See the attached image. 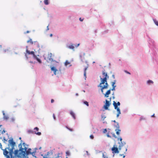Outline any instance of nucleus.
<instances>
[{"label":"nucleus","instance_id":"obj_1","mask_svg":"<svg viewBox=\"0 0 158 158\" xmlns=\"http://www.w3.org/2000/svg\"><path fill=\"white\" fill-rule=\"evenodd\" d=\"M8 147L5 149H3L1 143H0V148L3 151V155L7 158V156H9L10 158H12L13 153V150L16 146V143L13 140L12 138H10L8 140Z\"/></svg>","mask_w":158,"mask_h":158},{"label":"nucleus","instance_id":"obj_2","mask_svg":"<svg viewBox=\"0 0 158 158\" xmlns=\"http://www.w3.org/2000/svg\"><path fill=\"white\" fill-rule=\"evenodd\" d=\"M27 147L24 148L23 152L19 153L18 156L16 158H28V156L31 154V152L27 151Z\"/></svg>","mask_w":158,"mask_h":158},{"label":"nucleus","instance_id":"obj_3","mask_svg":"<svg viewBox=\"0 0 158 158\" xmlns=\"http://www.w3.org/2000/svg\"><path fill=\"white\" fill-rule=\"evenodd\" d=\"M21 142L19 144L18 147L19 148V149H15V148L13 150V154H14L15 156H13V157L16 158L18 156L19 154V153H21V152H23V150H24V148H23L22 147V140H21Z\"/></svg>","mask_w":158,"mask_h":158},{"label":"nucleus","instance_id":"obj_4","mask_svg":"<svg viewBox=\"0 0 158 158\" xmlns=\"http://www.w3.org/2000/svg\"><path fill=\"white\" fill-rule=\"evenodd\" d=\"M26 52V53H25V56L27 59L28 58V55H31L33 56L35 55V52L33 51H30L27 49Z\"/></svg>","mask_w":158,"mask_h":158},{"label":"nucleus","instance_id":"obj_5","mask_svg":"<svg viewBox=\"0 0 158 158\" xmlns=\"http://www.w3.org/2000/svg\"><path fill=\"white\" fill-rule=\"evenodd\" d=\"M111 150L112 151V153H118L119 152L118 148H117V146L115 144L114 145L113 147L112 148Z\"/></svg>","mask_w":158,"mask_h":158},{"label":"nucleus","instance_id":"obj_6","mask_svg":"<svg viewBox=\"0 0 158 158\" xmlns=\"http://www.w3.org/2000/svg\"><path fill=\"white\" fill-rule=\"evenodd\" d=\"M50 68H51V71L53 72L54 74L55 75H56L58 73V71L56 67L51 65Z\"/></svg>","mask_w":158,"mask_h":158},{"label":"nucleus","instance_id":"obj_7","mask_svg":"<svg viewBox=\"0 0 158 158\" xmlns=\"http://www.w3.org/2000/svg\"><path fill=\"white\" fill-rule=\"evenodd\" d=\"M118 143L119 144L118 146V149L120 150L126 144V142L125 141L118 142Z\"/></svg>","mask_w":158,"mask_h":158},{"label":"nucleus","instance_id":"obj_8","mask_svg":"<svg viewBox=\"0 0 158 158\" xmlns=\"http://www.w3.org/2000/svg\"><path fill=\"white\" fill-rule=\"evenodd\" d=\"M27 132L29 134H33L34 133L38 135H41V133L40 132H36L35 131H34L31 130H29L27 131Z\"/></svg>","mask_w":158,"mask_h":158},{"label":"nucleus","instance_id":"obj_9","mask_svg":"<svg viewBox=\"0 0 158 158\" xmlns=\"http://www.w3.org/2000/svg\"><path fill=\"white\" fill-rule=\"evenodd\" d=\"M110 102L107 100H106V103L104 106V107L105 110H109L108 107L110 106Z\"/></svg>","mask_w":158,"mask_h":158},{"label":"nucleus","instance_id":"obj_10","mask_svg":"<svg viewBox=\"0 0 158 158\" xmlns=\"http://www.w3.org/2000/svg\"><path fill=\"white\" fill-rule=\"evenodd\" d=\"M116 80H114L113 81L111 82V85L112 88L110 89L112 91H115V88L116 87V85H115L116 83Z\"/></svg>","mask_w":158,"mask_h":158},{"label":"nucleus","instance_id":"obj_11","mask_svg":"<svg viewBox=\"0 0 158 158\" xmlns=\"http://www.w3.org/2000/svg\"><path fill=\"white\" fill-rule=\"evenodd\" d=\"M66 47L67 48L69 49L73 50V51H74V46L73 44H71L70 45L68 44H66Z\"/></svg>","mask_w":158,"mask_h":158},{"label":"nucleus","instance_id":"obj_12","mask_svg":"<svg viewBox=\"0 0 158 158\" xmlns=\"http://www.w3.org/2000/svg\"><path fill=\"white\" fill-rule=\"evenodd\" d=\"M37 56H39V55L36 56L35 55V56H33V57L35 59L39 64H41L42 63V61Z\"/></svg>","mask_w":158,"mask_h":158},{"label":"nucleus","instance_id":"obj_13","mask_svg":"<svg viewBox=\"0 0 158 158\" xmlns=\"http://www.w3.org/2000/svg\"><path fill=\"white\" fill-rule=\"evenodd\" d=\"M64 66L67 67L69 68L72 66V65L70 64V63L69 61L68 60H66L64 63Z\"/></svg>","mask_w":158,"mask_h":158},{"label":"nucleus","instance_id":"obj_14","mask_svg":"<svg viewBox=\"0 0 158 158\" xmlns=\"http://www.w3.org/2000/svg\"><path fill=\"white\" fill-rule=\"evenodd\" d=\"M52 53H50V54H49V56L48 57V60L49 61L53 62L56 63L57 62L56 61L54 60L51 57Z\"/></svg>","mask_w":158,"mask_h":158},{"label":"nucleus","instance_id":"obj_15","mask_svg":"<svg viewBox=\"0 0 158 158\" xmlns=\"http://www.w3.org/2000/svg\"><path fill=\"white\" fill-rule=\"evenodd\" d=\"M100 80L101 81V84H104L105 82H106L107 81L106 79V78H102L100 77Z\"/></svg>","mask_w":158,"mask_h":158},{"label":"nucleus","instance_id":"obj_16","mask_svg":"<svg viewBox=\"0 0 158 158\" xmlns=\"http://www.w3.org/2000/svg\"><path fill=\"white\" fill-rule=\"evenodd\" d=\"M111 90L110 89L108 90L105 94H104L105 97L107 98L109 97L108 95L110 93V91Z\"/></svg>","mask_w":158,"mask_h":158},{"label":"nucleus","instance_id":"obj_17","mask_svg":"<svg viewBox=\"0 0 158 158\" xmlns=\"http://www.w3.org/2000/svg\"><path fill=\"white\" fill-rule=\"evenodd\" d=\"M88 68V66H87L85 67L84 69V76L85 77V80H86V71L87 70Z\"/></svg>","mask_w":158,"mask_h":158},{"label":"nucleus","instance_id":"obj_18","mask_svg":"<svg viewBox=\"0 0 158 158\" xmlns=\"http://www.w3.org/2000/svg\"><path fill=\"white\" fill-rule=\"evenodd\" d=\"M102 74L105 76V77L104 78H106L107 80L109 78V77L107 75V73H105L104 71H102Z\"/></svg>","mask_w":158,"mask_h":158},{"label":"nucleus","instance_id":"obj_19","mask_svg":"<svg viewBox=\"0 0 158 158\" xmlns=\"http://www.w3.org/2000/svg\"><path fill=\"white\" fill-rule=\"evenodd\" d=\"M117 112V117H118L119 115L121 114L120 110L119 107L117 109H116Z\"/></svg>","mask_w":158,"mask_h":158},{"label":"nucleus","instance_id":"obj_20","mask_svg":"<svg viewBox=\"0 0 158 158\" xmlns=\"http://www.w3.org/2000/svg\"><path fill=\"white\" fill-rule=\"evenodd\" d=\"M153 81L151 80H148L147 81V85H150L153 83Z\"/></svg>","mask_w":158,"mask_h":158},{"label":"nucleus","instance_id":"obj_21","mask_svg":"<svg viewBox=\"0 0 158 158\" xmlns=\"http://www.w3.org/2000/svg\"><path fill=\"white\" fill-rule=\"evenodd\" d=\"M70 114L72 116L74 119H76V117L74 113L72 111H70Z\"/></svg>","mask_w":158,"mask_h":158},{"label":"nucleus","instance_id":"obj_22","mask_svg":"<svg viewBox=\"0 0 158 158\" xmlns=\"http://www.w3.org/2000/svg\"><path fill=\"white\" fill-rule=\"evenodd\" d=\"M113 105L114 106V109L115 110L117 109L118 108H119L118 107V106H116V102L114 101H113Z\"/></svg>","mask_w":158,"mask_h":158},{"label":"nucleus","instance_id":"obj_23","mask_svg":"<svg viewBox=\"0 0 158 158\" xmlns=\"http://www.w3.org/2000/svg\"><path fill=\"white\" fill-rule=\"evenodd\" d=\"M115 131L117 135H119L120 132L121 131V130L120 129H116Z\"/></svg>","mask_w":158,"mask_h":158},{"label":"nucleus","instance_id":"obj_24","mask_svg":"<svg viewBox=\"0 0 158 158\" xmlns=\"http://www.w3.org/2000/svg\"><path fill=\"white\" fill-rule=\"evenodd\" d=\"M114 126L116 128V129H119L120 127L118 123H116V124L114 125Z\"/></svg>","mask_w":158,"mask_h":158},{"label":"nucleus","instance_id":"obj_25","mask_svg":"<svg viewBox=\"0 0 158 158\" xmlns=\"http://www.w3.org/2000/svg\"><path fill=\"white\" fill-rule=\"evenodd\" d=\"M66 156H70L71 155V153L69 151H67L66 152Z\"/></svg>","mask_w":158,"mask_h":158},{"label":"nucleus","instance_id":"obj_26","mask_svg":"<svg viewBox=\"0 0 158 158\" xmlns=\"http://www.w3.org/2000/svg\"><path fill=\"white\" fill-rule=\"evenodd\" d=\"M153 21L155 24L158 26V22L155 19H153Z\"/></svg>","mask_w":158,"mask_h":158},{"label":"nucleus","instance_id":"obj_27","mask_svg":"<svg viewBox=\"0 0 158 158\" xmlns=\"http://www.w3.org/2000/svg\"><path fill=\"white\" fill-rule=\"evenodd\" d=\"M44 3L46 5H48L49 4V2L48 0H44Z\"/></svg>","mask_w":158,"mask_h":158},{"label":"nucleus","instance_id":"obj_28","mask_svg":"<svg viewBox=\"0 0 158 158\" xmlns=\"http://www.w3.org/2000/svg\"><path fill=\"white\" fill-rule=\"evenodd\" d=\"M7 139H6L5 137H3V138L2 141H3V143H6V142L7 141Z\"/></svg>","mask_w":158,"mask_h":158},{"label":"nucleus","instance_id":"obj_29","mask_svg":"<svg viewBox=\"0 0 158 158\" xmlns=\"http://www.w3.org/2000/svg\"><path fill=\"white\" fill-rule=\"evenodd\" d=\"M148 41L149 42H151L152 43H153L154 42V41L150 38H148Z\"/></svg>","mask_w":158,"mask_h":158},{"label":"nucleus","instance_id":"obj_30","mask_svg":"<svg viewBox=\"0 0 158 158\" xmlns=\"http://www.w3.org/2000/svg\"><path fill=\"white\" fill-rule=\"evenodd\" d=\"M102 119L103 121L104 119L106 118V117L104 115L102 114L101 116Z\"/></svg>","mask_w":158,"mask_h":158},{"label":"nucleus","instance_id":"obj_31","mask_svg":"<svg viewBox=\"0 0 158 158\" xmlns=\"http://www.w3.org/2000/svg\"><path fill=\"white\" fill-rule=\"evenodd\" d=\"M35 152H36V151H35L32 152H31V154L33 157H35Z\"/></svg>","mask_w":158,"mask_h":158},{"label":"nucleus","instance_id":"obj_32","mask_svg":"<svg viewBox=\"0 0 158 158\" xmlns=\"http://www.w3.org/2000/svg\"><path fill=\"white\" fill-rule=\"evenodd\" d=\"M83 103L86 106H89V104L88 102L87 101H85L83 102Z\"/></svg>","mask_w":158,"mask_h":158},{"label":"nucleus","instance_id":"obj_33","mask_svg":"<svg viewBox=\"0 0 158 158\" xmlns=\"http://www.w3.org/2000/svg\"><path fill=\"white\" fill-rule=\"evenodd\" d=\"M27 43H28L29 42H30L31 44H33V42L32 40V39H30L29 40H28L27 42Z\"/></svg>","mask_w":158,"mask_h":158},{"label":"nucleus","instance_id":"obj_34","mask_svg":"<svg viewBox=\"0 0 158 158\" xmlns=\"http://www.w3.org/2000/svg\"><path fill=\"white\" fill-rule=\"evenodd\" d=\"M3 118L4 119L7 120L8 119L9 117L5 115L3 116Z\"/></svg>","mask_w":158,"mask_h":158},{"label":"nucleus","instance_id":"obj_35","mask_svg":"<svg viewBox=\"0 0 158 158\" xmlns=\"http://www.w3.org/2000/svg\"><path fill=\"white\" fill-rule=\"evenodd\" d=\"M146 119V118L145 117H144L143 116H141L140 118V120H145Z\"/></svg>","mask_w":158,"mask_h":158},{"label":"nucleus","instance_id":"obj_36","mask_svg":"<svg viewBox=\"0 0 158 158\" xmlns=\"http://www.w3.org/2000/svg\"><path fill=\"white\" fill-rule=\"evenodd\" d=\"M105 85H104V86H106V89H107L108 87V84L106 82H105Z\"/></svg>","mask_w":158,"mask_h":158},{"label":"nucleus","instance_id":"obj_37","mask_svg":"<svg viewBox=\"0 0 158 158\" xmlns=\"http://www.w3.org/2000/svg\"><path fill=\"white\" fill-rule=\"evenodd\" d=\"M22 143L23 146L24 147V148L25 147H26V146H27V145L24 142H23V143Z\"/></svg>","mask_w":158,"mask_h":158},{"label":"nucleus","instance_id":"obj_38","mask_svg":"<svg viewBox=\"0 0 158 158\" xmlns=\"http://www.w3.org/2000/svg\"><path fill=\"white\" fill-rule=\"evenodd\" d=\"M101 89H106V86H105L104 85L103 86H102V87H101Z\"/></svg>","mask_w":158,"mask_h":158},{"label":"nucleus","instance_id":"obj_39","mask_svg":"<svg viewBox=\"0 0 158 158\" xmlns=\"http://www.w3.org/2000/svg\"><path fill=\"white\" fill-rule=\"evenodd\" d=\"M118 140H120L119 142H123L122 141V138L121 137L118 138Z\"/></svg>","mask_w":158,"mask_h":158},{"label":"nucleus","instance_id":"obj_40","mask_svg":"<svg viewBox=\"0 0 158 158\" xmlns=\"http://www.w3.org/2000/svg\"><path fill=\"white\" fill-rule=\"evenodd\" d=\"M116 105L117 106H120V103L119 102H118L117 103H116Z\"/></svg>","mask_w":158,"mask_h":158},{"label":"nucleus","instance_id":"obj_41","mask_svg":"<svg viewBox=\"0 0 158 158\" xmlns=\"http://www.w3.org/2000/svg\"><path fill=\"white\" fill-rule=\"evenodd\" d=\"M34 130H36L37 131L39 130V128L38 127H35L34 129Z\"/></svg>","mask_w":158,"mask_h":158},{"label":"nucleus","instance_id":"obj_42","mask_svg":"<svg viewBox=\"0 0 158 158\" xmlns=\"http://www.w3.org/2000/svg\"><path fill=\"white\" fill-rule=\"evenodd\" d=\"M102 157L103 158H108L107 156H106L104 155V153H102Z\"/></svg>","mask_w":158,"mask_h":158},{"label":"nucleus","instance_id":"obj_43","mask_svg":"<svg viewBox=\"0 0 158 158\" xmlns=\"http://www.w3.org/2000/svg\"><path fill=\"white\" fill-rule=\"evenodd\" d=\"M90 139H93L94 138V136L93 135H91L90 136Z\"/></svg>","mask_w":158,"mask_h":158},{"label":"nucleus","instance_id":"obj_44","mask_svg":"<svg viewBox=\"0 0 158 158\" xmlns=\"http://www.w3.org/2000/svg\"><path fill=\"white\" fill-rule=\"evenodd\" d=\"M124 72H125L126 73H127V74H130H130H131V73H130V72H128V71H127V70H125V71H124Z\"/></svg>","mask_w":158,"mask_h":158},{"label":"nucleus","instance_id":"obj_45","mask_svg":"<svg viewBox=\"0 0 158 158\" xmlns=\"http://www.w3.org/2000/svg\"><path fill=\"white\" fill-rule=\"evenodd\" d=\"M106 132H107V129H104L103 131V133H105Z\"/></svg>","mask_w":158,"mask_h":158},{"label":"nucleus","instance_id":"obj_46","mask_svg":"<svg viewBox=\"0 0 158 158\" xmlns=\"http://www.w3.org/2000/svg\"><path fill=\"white\" fill-rule=\"evenodd\" d=\"M80 57L81 59V61H83V58L82 57V56L81 55H80Z\"/></svg>","mask_w":158,"mask_h":158},{"label":"nucleus","instance_id":"obj_47","mask_svg":"<svg viewBox=\"0 0 158 158\" xmlns=\"http://www.w3.org/2000/svg\"><path fill=\"white\" fill-rule=\"evenodd\" d=\"M119 155L120 156H123V158H124L125 156L123 154H120Z\"/></svg>","mask_w":158,"mask_h":158},{"label":"nucleus","instance_id":"obj_48","mask_svg":"<svg viewBox=\"0 0 158 158\" xmlns=\"http://www.w3.org/2000/svg\"><path fill=\"white\" fill-rule=\"evenodd\" d=\"M102 84H101V83H100L99 85H98V87H102Z\"/></svg>","mask_w":158,"mask_h":158},{"label":"nucleus","instance_id":"obj_49","mask_svg":"<svg viewBox=\"0 0 158 158\" xmlns=\"http://www.w3.org/2000/svg\"><path fill=\"white\" fill-rule=\"evenodd\" d=\"M106 136L108 137H109V138H111V136L108 133H107L106 134Z\"/></svg>","mask_w":158,"mask_h":158},{"label":"nucleus","instance_id":"obj_50","mask_svg":"<svg viewBox=\"0 0 158 158\" xmlns=\"http://www.w3.org/2000/svg\"><path fill=\"white\" fill-rule=\"evenodd\" d=\"M6 132V131L4 130H3V131H2V134H4V133H5V132Z\"/></svg>","mask_w":158,"mask_h":158},{"label":"nucleus","instance_id":"obj_51","mask_svg":"<svg viewBox=\"0 0 158 158\" xmlns=\"http://www.w3.org/2000/svg\"><path fill=\"white\" fill-rule=\"evenodd\" d=\"M80 45V44H78L77 45H75V47L76 48H77Z\"/></svg>","mask_w":158,"mask_h":158},{"label":"nucleus","instance_id":"obj_52","mask_svg":"<svg viewBox=\"0 0 158 158\" xmlns=\"http://www.w3.org/2000/svg\"><path fill=\"white\" fill-rule=\"evenodd\" d=\"M53 118L55 120L56 119V117H55L54 114H53Z\"/></svg>","mask_w":158,"mask_h":158},{"label":"nucleus","instance_id":"obj_53","mask_svg":"<svg viewBox=\"0 0 158 158\" xmlns=\"http://www.w3.org/2000/svg\"><path fill=\"white\" fill-rule=\"evenodd\" d=\"M112 77H113V79H115V75L114 74H113L112 75Z\"/></svg>","mask_w":158,"mask_h":158},{"label":"nucleus","instance_id":"obj_54","mask_svg":"<svg viewBox=\"0 0 158 158\" xmlns=\"http://www.w3.org/2000/svg\"><path fill=\"white\" fill-rule=\"evenodd\" d=\"M70 131H72V130L71 129H70V128H68L67 127H66Z\"/></svg>","mask_w":158,"mask_h":158},{"label":"nucleus","instance_id":"obj_55","mask_svg":"<svg viewBox=\"0 0 158 158\" xmlns=\"http://www.w3.org/2000/svg\"><path fill=\"white\" fill-rule=\"evenodd\" d=\"M31 149L30 148H29L28 149V150H27V151H30V152H31Z\"/></svg>","mask_w":158,"mask_h":158},{"label":"nucleus","instance_id":"obj_56","mask_svg":"<svg viewBox=\"0 0 158 158\" xmlns=\"http://www.w3.org/2000/svg\"><path fill=\"white\" fill-rule=\"evenodd\" d=\"M127 147L126 148L125 152H124V154L126 153V152L127 151Z\"/></svg>","mask_w":158,"mask_h":158},{"label":"nucleus","instance_id":"obj_57","mask_svg":"<svg viewBox=\"0 0 158 158\" xmlns=\"http://www.w3.org/2000/svg\"><path fill=\"white\" fill-rule=\"evenodd\" d=\"M79 20L81 21H82L83 20V19H81V18H80Z\"/></svg>","mask_w":158,"mask_h":158},{"label":"nucleus","instance_id":"obj_58","mask_svg":"<svg viewBox=\"0 0 158 158\" xmlns=\"http://www.w3.org/2000/svg\"><path fill=\"white\" fill-rule=\"evenodd\" d=\"M54 102V100L53 99H52L51 100V103H53V102Z\"/></svg>","mask_w":158,"mask_h":158},{"label":"nucleus","instance_id":"obj_59","mask_svg":"<svg viewBox=\"0 0 158 158\" xmlns=\"http://www.w3.org/2000/svg\"><path fill=\"white\" fill-rule=\"evenodd\" d=\"M151 117H155V114H154L152 115L151 116Z\"/></svg>","mask_w":158,"mask_h":158},{"label":"nucleus","instance_id":"obj_60","mask_svg":"<svg viewBox=\"0 0 158 158\" xmlns=\"http://www.w3.org/2000/svg\"><path fill=\"white\" fill-rule=\"evenodd\" d=\"M113 136L115 138H117V137L115 135V134H113Z\"/></svg>","mask_w":158,"mask_h":158},{"label":"nucleus","instance_id":"obj_61","mask_svg":"<svg viewBox=\"0 0 158 158\" xmlns=\"http://www.w3.org/2000/svg\"><path fill=\"white\" fill-rule=\"evenodd\" d=\"M30 63H35V62H33L32 61H30L29 62Z\"/></svg>","mask_w":158,"mask_h":158},{"label":"nucleus","instance_id":"obj_62","mask_svg":"<svg viewBox=\"0 0 158 158\" xmlns=\"http://www.w3.org/2000/svg\"><path fill=\"white\" fill-rule=\"evenodd\" d=\"M82 56H85V53H84H84H82Z\"/></svg>","mask_w":158,"mask_h":158},{"label":"nucleus","instance_id":"obj_63","mask_svg":"<svg viewBox=\"0 0 158 158\" xmlns=\"http://www.w3.org/2000/svg\"><path fill=\"white\" fill-rule=\"evenodd\" d=\"M2 113H3V116H5V113H4V111H2Z\"/></svg>","mask_w":158,"mask_h":158},{"label":"nucleus","instance_id":"obj_64","mask_svg":"<svg viewBox=\"0 0 158 158\" xmlns=\"http://www.w3.org/2000/svg\"><path fill=\"white\" fill-rule=\"evenodd\" d=\"M112 99H115V97H114V96H112Z\"/></svg>","mask_w":158,"mask_h":158}]
</instances>
